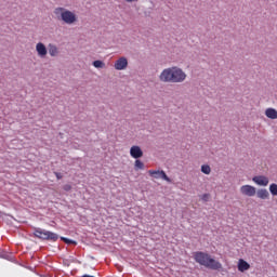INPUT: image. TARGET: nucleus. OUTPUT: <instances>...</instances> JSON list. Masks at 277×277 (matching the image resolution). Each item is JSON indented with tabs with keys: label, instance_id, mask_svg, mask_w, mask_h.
Wrapping results in <instances>:
<instances>
[{
	"label": "nucleus",
	"instance_id": "5701e85b",
	"mask_svg": "<svg viewBox=\"0 0 277 277\" xmlns=\"http://www.w3.org/2000/svg\"><path fill=\"white\" fill-rule=\"evenodd\" d=\"M126 1H127V3H133V2H135L137 0H126Z\"/></svg>",
	"mask_w": 277,
	"mask_h": 277
},
{
	"label": "nucleus",
	"instance_id": "f257e3e1",
	"mask_svg": "<svg viewBox=\"0 0 277 277\" xmlns=\"http://www.w3.org/2000/svg\"><path fill=\"white\" fill-rule=\"evenodd\" d=\"M187 79V74L179 67H170L162 70L159 80L162 83H183Z\"/></svg>",
	"mask_w": 277,
	"mask_h": 277
},
{
	"label": "nucleus",
	"instance_id": "4468645a",
	"mask_svg": "<svg viewBox=\"0 0 277 277\" xmlns=\"http://www.w3.org/2000/svg\"><path fill=\"white\" fill-rule=\"evenodd\" d=\"M49 53H50L51 57H55V56H57V53H60V50H57L56 45L49 44Z\"/></svg>",
	"mask_w": 277,
	"mask_h": 277
},
{
	"label": "nucleus",
	"instance_id": "ddd939ff",
	"mask_svg": "<svg viewBox=\"0 0 277 277\" xmlns=\"http://www.w3.org/2000/svg\"><path fill=\"white\" fill-rule=\"evenodd\" d=\"M266 118H269L271 120L277 119V110L275 108H267L265 110Z\"/></svg>",
	"mask_w": 277,
	"mask_h": 277
},
{
	"label": "nucleus",
	"instance_id": "f8f14e48",
	"mask_svg": "<svg viewBox=\"0 0 277 277\" xmlns=\"http://www.w3.org/2000/svg\"><path fill=\"white\" fill-rule=\"evenodd\" d=\"M255 194L260 200H267V198H269V192L265 188H261L258 192L255 190Z\"/></svg>",
	"mask_w": 277,
	"mask_h": 277
},
{
	"label": "nucleus",
	"instance_id": "0eeeda50",
	"mask_svg": "<svg viewBox=\"0 0 277 277\" xmlns=\"http://www.w3.org/2000/svg\"><path fill=\"white\" fill-rule=\"evenodd\" d=\"M253 183L255 185H260L261 187H267L269 185V179L264 175H256L252 179Z\"/></svg>",
	"mask_w": 277,
	"mask_h": 277
},
{
	"label": "nucleus",
	"instance_id": "f03ea898",
	"mask_svg": "<svg viewBox=\"0 0 277 277\" xmlns=\"http://www.w3.org/2000/svg\"><path fill=\"white\" fill-rule=\"evenodd\" d=\"M194 259L196 263L203 265V267H208V269H222V263L212 259L209 253L198 251L194 254Z\"/></svg>",
	"mask_w": 277,
	"mask_h": 277
},
{
	"label": "nucleus",
	"instance_id": "dca6fc26",
	"mask_svg": "<svg viewBox=\"0 0 277 277\" xmlns=\"http://www.w3.org/2000/svg\"><path fill=\"white\" fill-rule=\"evenodd\" d=\"M269 192L272 194V196H277V184L273 183L269 185Z\"/></svg>",
	"mask_w": 277,
	"mask_h": 277
},
{
	"label": "nucleus",
	"instance_id": "412c9836",
	"mask_svg": "<svg viewBox=\"0 0 277 277\" xmlns=\"http://www.w3.org/2000/svg\"><path fill=\"white\" fill-rule=\"evenodd\" d=\"M209 198H210V195H209V194H203V195L201 196V200H203V202L209 201Z\"/></svg>",
	"mask_w": 277,
	"mask_h": 277
},
{
	"label": "nucleus",
	"instance_id": "6e6552de",
	"mask_svg": "<svg viewBox=\"0 0 277 277\" xmlns=\"http://www.w3.org/2000/svg\"><path fill=\"white\" fill-rule=\"evenodd\" d=\"M130 155L133 159H140L144 157V151H142V148L137 145H134L130 148Z\"/></svg>",
	"mask_w": 277,
	"mask_h": 277
},
{
	"label": "nucleus",
	"instance_id": "39448f33",
	"mask_svg": "<svg viewBox=\"0 0 277 277\" xmlns=\"http://www.w3.org/2000/svg\"><path fill=\"white\" fill-rule=\"evenodd\" d=\"M148 174L149 176H153V179H162V181H167V183H172V180L168 177V174H166V171L149 170Z\"/></svg>",
	"mask_w": 277,
	"mask_h": 277
},
{
	"label": "nucleus",
	"instance_id": "1a4fd4ad",
	"mask_svg": "<svg viewBox=\"0 0 277 277\" xmlns=\"http://www.w3.org/2000/svg\"><path fill=\"white\" fill-rule=\"evenodd\" d=\"M127 66H129V61H127V57H120L115 63L116 70H124Z\"/></svg>",
	"mask_w": 277,
	"mask_h": 277
},
{
	"label": "nucleus",
	"instance_id": "4be33fe9",
	"mask_svg": "<svg viewBox=\"0 0 277 277\" xmlns=\"http://www.w3.org/2000/svg\"><path fill=\"white\" fill-rule=\"evenodd\" d=\"M55 176H56V179L60 181V180H62V173H55Z\"/></svg>",
	"mask_w": 277,
	"mask_h": 277
},
{
	"label": "nucleus",
	"instance_id": "20e7f679",
	"mask_svg": "<svg viewBox=\"0 0 277 277\" xmlns=\"http://www.w3.org/2000/svg\"><path fill=\"white\" fill-rule=\"evenodd\" d=\"M35 236L38 237V239H44L48 241H57V239H60V236H57V234L40 228L35 230Z\"/></svg>",
	"mask_w": 277,
	"mask_h": 277
},
{
	"label": "nucleus",
	"instance_id": "a211bd4d",
	"mask_svg": "<svg viewBox=\"0 0 277 277\" xmlns=\"http://www.w3.org/2000/svg\"><path fill=\"white\" fill-rule=\"evenodd\" d=\"M93 66L94 68H105V63L103 61H94Z\"/></svg>",
	"mask_w": 277,
	"mask_h": 277
},
{
	"label": "nucleus",
	"instance_id": "aec40b11",
	"mask_svg": "<svg viewBox=\"0 0 277 277\" xmlns=\"http://www.w3.org/2000/svg\"><path fill=\"white\" fill-rule=\"evenodd\" d=\"M63 189H64V192H70V189H72V186L70 184H65L63 186Z\"/></svg>",
	"mask_w": 277,
	"mask_h": 277
},
{
	"label": "nucleus",
	"instance_id": "423d86ee",
	"mask_svg": "<svg viewBox=\"0 0 277 277\" xmlns=\"http://www.w3.org/2000/svg\"><path fill=\"white\" fill-rule=\"evenodd\" d=\"M240 193L242 194V196H249L250 198H252V196H256V187L252 185H242L240 187Z\"/></svg>",
	"mask_w": 277,
	"mask_h": 277
},
{
	"label": "nucleus",
	"instance_id": "7ed1b4c3",
	"mask_svg": "<svg viewBox=\"0 0 277 277\" xmlns=\"http://www.w3.org/2000/svg\"><path fill=\"white\" fill-rule=\"evenodd\" d=\"M54 14L57 18H61V21L66 23V25H74V23H77V15L64 8H56Z\"/></svg>",
	"mask_w": 277,
	"mask_h": 277
},
{
	"label": "nucleus",
	"instance_id": "6ab92c4d",
	"mask_svg": "<svg viewBox=\"0 0 277 277\" xmlns=\"http://www.w3.org/2000/svg\"><path fill=\"white\" fill-rule=\"evenodd\" d=\"M61 239L65 243H74L75 246H77V242L75 240H71V239H68V238H64V237H62Z\"/></svg>",
	"mask_w": 277,
	"mask_h": 277
},
{
	"label": "nucleus",
	"instance_id": "9b49d317",
	"mask_svg": "<svg viewBox=\"0 0 277 277\" xmlns=\"http://www.w3.org/2000/svg\"><path fill=\"white\" fill-rule=\"evenodd\" d=\"M248 269H250V264L246 262V260L240 259L238 261V272H248Z\"/></svg>",
	"mask_w": 277,
	"mask_h": 277
},
{
	"label": "nucleus",
	"instance_id": "f3484780",
	"mask_svg": "<svg viewBox=\"0 0 277 277\" xmlns=\"http://www.w3.org/2000/svg\"><path fill=\"white\" fill-rule=\"evenodd\" d=\"M201 172H202L203 174H211V167L208 166V164L201 166Z\"/></svg>",
	"mask_w": 277,
	"mask_h": 277
},
{
	"label": "nucleus",
	"instance_id": "2eb2a0df",
	"mask_svg": "<svg viewBox=\"0 0 277 277\" xmlns=\"http://www.w3.org/2000/svg\"><path fill=\"white\" fill-rule=\"evenodd\" d=\"M134 169L135 170H144V162L142 160L136 159L134 162Z\"/></svg>",
	"mask_w": 277,
	"mask_h": 277
},
{
	"label": "nucleus",
	"instance_id": "9d476101",
	"mask_svg": "<svg viewBox=\"0 0 277 277\" xmlns=\"http://www.w3.org/2000/svg\"><path fill=\"white\" fill-rule=\"evenodd\" d=\"M36 51L39 57H47L48 51H47V45H44V43L42 42L37 43Z\"/></svg>",
	"mask_w": 277,
	"mask_h": 277
}]
</instances>
